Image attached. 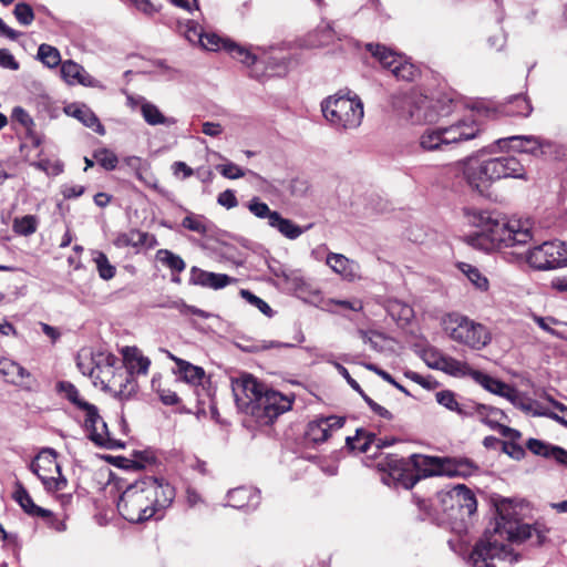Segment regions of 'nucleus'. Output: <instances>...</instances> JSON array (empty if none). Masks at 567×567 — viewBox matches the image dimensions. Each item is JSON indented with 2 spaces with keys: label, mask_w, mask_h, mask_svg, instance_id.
<instances>
[{
  "label": "nucleus",
  "mask_w": 567,
  "mask_h": 567,
  "mask_svg": "<svg viewBox=\"0 0 567 567\" xmlns=\"http://www.w3.org/2000/svg\"><path fill=\"white\" fill-rule=\"evenodd\" d=\"M496 516L493 532H485L475 544L468 557L474 567H492L491 560L501 557L506 551L505 540L540 545L545 539V532L535 525L520 523L516 506L511 499L503 498L495 504Z\"/></svg>",
  "instance_id": "nucleus-1"
},
{
  "label": "nucleus",
  "mask_w": 567,
  "mask_h": 567,
  "mask_svg": "<svg viewBox=\"0 0 567 567\" xmlns=\"http://www.w3.org/2000/svg\"><path fill=\"white\" fill-rule=\"evenodd\" d=\"M175 498L174 487L153 476L130 484L121 494L117 511L130 523L148 520L167 508Z\"/></svg>",
  "instance_id": "nucleus-2"
},
{
  "label": "nucleus",
  "mask_w": 567,
  "mask_h": 567,
  "mask_svg": "<svg viewBox=\"0 0 567 567\" xmlns=\"http://www.w3.org/2000/svg\"><path fill=\"white\" fill-rule=\"evenodd\" d=\"M233 393L239 411L259 425L271 424L291 409L292 401L278 391L267 389L256 378L246 374L233 382Z\"/></svg>",
  "instance_id": "nucleus-3"
},
{
  "label": "nucleus",
  "mask_w": 567,
  "mask_h": 567,
  "mask_svg": "<svg viewBox=\"0 0 567 567\" xmlns=\"http://www.w3.org/2000/svg\"><path fill=\"white\" fill-rule=\"evenodd\" d=\"M467 221L482 229L494 248L525 245L532 239L528 223L520 219H509L495 212L466 208Z\"/></svg>",
  "instance_id": "nucleus-4"
},
{
  "label": "nucleus",
  "mask_w": 567,
  "mask_h": 567,
  "mask_svg": "<svg viewBox=\"0 0 567 567\" xmlns=\"http://www.w3.org/2000/svg\"><path fill=\"white\" fill-rule=\"evenodd\" d=\"M437 499L444 513L443 522L447 523L458 534L465 532L477 509L474 493L464 484H458L449 491L440 492Z\"/></svg>",
  "instance_id": "nucleus-5"
},
{
  "label": "nucleus",
  "mask_w": 567,
  "mask_h": 567,
  "mask_svg": "<svg viewBox=\"0 0 567 567\" xmlns=\"http://www.w3.org/2000/svg\"><path fill=\"white\" fill-rule=\"evenodd\" d=\"M321 111L327 122L340 132L358 128L364 116L362 101L349 93L328 96L321 102Z\"/></svg>",
  "instance_id": "nucleus-6"
},
{
  "label": "nucleus",
  "mask_w": 567,
  "mask_h": 567,
  "mask_svg": "<svg viewBox=\"0 0 567 567\" xmlns=\"http://www.w3.org/2000/svg\"><path fill=\"white\" fill-rule=\"evenodd\" d=\"M442 326L453 341L474 350L485 348L492 340L487 327L458 312L444 316Z\"/></svg>",
  "instance_id": "nucleus-7"
},
{
  "label": "nucleus",
  "mask_w": 567,
  "mask_h": 567,
  "mask_svg": "<svg viewBox=\"0 0 567 567\" xmlns=\"http://www.w3.org/2000/svg\"><path fill=\"white\" fill-rule=\"evenodd\" d=\"M488 158L472 155L457 161L452 165V171L462 176L466 186L481 196H488L492 185L496 182Z\"/></svg>",
  "instance_id": "nucleus-8"
},
{
  "label": "nucleus",
  "mask_w": 567,
  "mask_h": 567,
  "mask_svg": "<svg viewBox=\"0 0 567 567\" xmlns=\"http://www.w3.org/2000/svg\"><path fill=\"white\" fill-rule=\"evenodd\" d=\"M413 466L423 471L424 476H462L472 475L477 466L468 458H450L437 456H411Z\"/></svg>",
  "instance_id": "nucleus-9"
},
{
  "label": "nucleus",
  "mask_w": 567,
  "mask_h": 567,
  "mask_svg": "<svg viewBox=\"0 0 567 567\" xmlns=\"http://www.w3.org/2000/svg\"><path fill=\"white\" fill-rule=\"evenodd\" d=\"M30 470L43 483L47 491H61L66 486V480L61 474L53 449H43L31 462Z\"/></svg>",
  "instance_id": "nucleus-10"
},
{
  "label": "nucleus",
  "mask_w": 567,
  "mask_h": 567,
  "mask_svg": "<svg viewBox=\"0 0 567 567\" xmlns=\"http://www.w3.org/2000/svg\"><path fill=\"white\" fill-rule=\"evenodd\" d=\"M528 264L538 270H549L567 265V246L559 240L545 241L529 250Z\"/></svg>",
  "instance_id": "nucleus-11"
},
{
  "label": "nucleus",
  "mask_w": 567,
  "mask_h": 567,
  "mask_svg": "<svg viewBox=\"0 0 567 567\" xmlns=\"http://www.w3.org/2000/svg\"><path fill=\"white\" fill-rule=\"evenodd\" d=\"M367 49L378 59L383 68L389 69L399 80L413 81L419 73L414 64L409 62L406 58L393 52L384 45L369 43Z\"/></svg>",
  "instance_id": "nucleus-12"
},
{
  "label": "nucleus",
  "mask_w": 567,
  "mask_h": 567,
  "mask_svg": "<svg viewBox=\"0 0 567 567\" xmlns=\"http://www.w3.org/2000/svg\"><path fill=\"white\" fill-rule=\"evenodd\" d=\"M437 403L443 405L450 411L457 412L461 415H478L483 422L492 424V421H487V417L493 416L502 419L505 416L504 412L497 408L488 406L475 402L458 403L455 394L450 390H443L435 394Z\"/></svg>",
  "instance_id": "nucleus-13"
},
{
  "label": "nucleus",
  "mask_w": 567,
  "mask_h": 567,
  "mask_svg": "<svg viewBox=\"0 0 567 567\" xmlns=\"http://www.w3.org/2000/svg\"><path fill=\"white\" fill-rule=\"evenodd\" d=\"M378 465L388 476L383 477L385 484H390L389 480L393 481L394 486H402L405 489L412 488L419 481V476L414 475L410 470V462L396 454H389L381 460Z\"/></svg>",
  "instance_id": "nucleus-14"
},
{
  "label": "nucleus",
  "mask_w": 567,
  "mask_h": 567,
  "mask_svg": "<svg viewBox=\"0 0 567 567\" xmlns=\"http://www.w3.org/2000/svg\"><path fill=\"white\" fill-rule=\"evenodd\" d=\"M441 127L449 146L474 140L482 131L481 124L473 114Z\"/></svg>",
  "instance_id": "nucleus-15"
},
{
  "label": "nucleus",
  "mask_w": 567,
  "mask_h": 567,
  "mask_svg": "<svg viewBox=\"0 0 567 567\" xmlns=\"http://www.w3.org/2000/svg\"><path fill=\"white\" fill-rule=\"evenodd\" d=\"M84 426L89 432V439L97 446L115 450L123 447L124 445L113 439L107 430L106 423L99 414L97 408L94 405V415L90 416V412L85 413Z\"/></svg>",
  "instance_id": "nucleus-16"
},
{
  "label": "nucleus",
  "mask_w": 567,
  "mask_h": 567,
  "mask_svg": "<svg viewBox=\"0 0 567 567\" xmlns=\"http://www.w3.org/2000/svg\"><path fill=\"white\" fill-rule=\"evenodd\" d=\"M104 373H111L107 382L101 380L103 390L112 392L118 400H130L137 392V382L130 373H125L123 368L115 371L106 369Z\"/></svg>",
  "instance_id": "nucleus-17"
},
{
  "label": "nucleus",
  "mask_w": 567,
  "mask_h": 567,
  "mask_svg": "<svg viewBox=\"0 0 567 567\" xmlns=\"http://www.w3.org/2000/svg\"><path fill=\"white\" fill-rule=\"evenodd\" d=\"M494 172L495 181L504 178L526 179V171L520 161L513 155H503L488 158Z\"/></svg>",
  "instance_id": "nucleus-18"
},
{
  "label": "nucleus",
  "mask_w": 567,
  "mask_h": 567,
  "mask_svg": "<svg viewBox=\"0 0 567 567\" xmlns=\"http://www.w3.org/2000/svg\"><path fill=\"white\" fill-rule=\"evenodd\" d=\"M344 421V417L338 415L317 419L308 424L307 437L313 443H323L333 431L343 426Z\"/></svg>",
  "instance_id": "nucleus-19"
},
{
  "label": "nucleus",
  "mask_w": 567,
  "mask_h": 567,
  "mask_svg": "<svg viewBox=\"0 0 567 567\" xmlns=\"http://www.w3.org/2000/svg\"><path fill=\"white\" fill-rule=\"evenodd\" d=\"M61 76L70 85L81 84L87 87L103 89L101 81L92 76L79 63L66 60L61 63Z\"/></svg>",
  "instance_id": "nucleus-20"
},
{
  "label": "nucleus",
  "mask_w": 567,
  "mask_h": 567,
  "mask_svg": "<svg viewBox=\"0 0 567 567\" xmlns=\"http://www.w3.org/2000/svg\"><path fill=\"white\" fill-rule=\"evenodd\" d=\"M472 379L486 391L505 398L516 404V401L518 400V392L509 384L478 370H474V372H472Z\"/></svg>",
  "instance_id": "nucleus-21"
},
{
  "label": "nucleus",
  "mask_w": 567,
  "mask_h": 567,
  "mask_svg": "<svg viewBox=\"0 0 567 567\" xmlns=\"http://www.w3.org/2000/svg\"><path fill=\"white\" fill-rule=\"evenodd\" d=\"M227 498L228 503L226 506L254 511L260 504V492L254 487L241 486L228 491Z\"/></svg>",
  "instance_id": "nucleus-22"
},
{
  "label": "nucleus",
  "mask_w": 567,
  "mask_h": 567,
  "mask_svg": "<svg viewBox=\"0 0 567 567\" xmlns=\"http://www.w3.org/2000/svg\"><path fill=\"white\" fill-rule=\"evenodd\" d=\"M394 440L389 439H380L377 437L375 434L367 432L364 430H357L354 436H348L346 439L347 446L351 450H358L360 453H367L371 450L372 446L377 449V451L390 446Z\"/></svg>",
  "instance_id": "nucleus-23"
},
{
  "label": "nucleus",
  "mask_w": 567,
  "mask_h": 567,
  "mask_svg": "<svg viewBox=\"0 0 567 567\" xmlns=\"http://www.w3.org/2000/svg\"><path fill=\"white\" fill-rule=\"evenodd\" d=\"M0 375L11 384L23 389H31V375L29 371L11 359H0Z\"/></svg>",
  "instance_id": "nucleus-24"
},
{
  "label": "nucleus",
  "mask_w": 567,
  "mask_h": 567,
  "mask_svg": "<svg viewBox=\"0 0 567 567\" xmlns=\"http://www.w3.org/2000/svg\"><path fill=\"white\" fill-rule=\"evenodd\" d=\"M497 145L503 147H511L514 151L520 153H527L532 155L543 154V142L532 135H514L505 138H499Z\"/></svg>",
  "instance_id": "nucleus-25"
},
{
  "label": "nucleus",
  "mask_w": 567,
  "mask_h": 567,
  "mask_svg": "<svg viewBox=\"0 0 567 567\" xmlns=\"http://www.w3.org/2000/svg\"><path fill=\"white\" fill-rule=\"evenodd\" d=\"M326 262L332 271L340 275L344 280L354 281L361 278L360 265L342 254H328Z\"/></svg>",
  "instance_id": "nucleus-26"
},
{
  "label": "nucleus",
  "mask_w": 567,
  "mask_h": 567,
  "mask_svg": "<svg viewBox=\"0 0 567 567\" xmlns=\"http://www.w3.org/2000/svg\"><path fill=\"white\" fill-rule=\"evenodd\" d=\"M123 363L125 373L134 374H147L151 360L144 357L141 350L136 347H125L122 349Z\"/></svg>",
  "instance_id": "nucleus-27"
},
{
  "label": "nucleus",
  "mask_w": 567,
  "mask_h": 567,
  "mask_svg": "<svg viewBox=\"0 0 567 567\" xmlns=\"http://www.w3.org/2000/svg\"><path fill=\"white\" fill-rule=\"evenodd\" d=\"M233 281L235 279L225 274L205 271L197 267L190 269V282L197 286L221 289Z\"/></svg>",
  "instance_id": "nucleus-28"
},
{
  "label": "nucleus",
  "mask_w": 567,
  "mask_h": 567,
  "mask_svg": "<svg viewBox=\"0 0 567 567\" xmlns=\"http://www.w3.org/2000/svg\"><path fill=\"white\" fill-rule=\"evenodd\" d=\"M56 391L64 399H66L70 403H72L76 409L84 412H90V416L94 415V404L89 403L84 399L81 398L79 390L76 386L69 381H59L56 383Z\"/></svg>",
  "instance_id": "nucleus-29"
},
{
  "label": "nucleus",
  "mask_w": 567,
  "mask_h": 567,
  "mask_svg": "<svg viewBox=\"0 0 567 567\" xmlns=\"http://www.w3.org/2000/svg\"><path fill=\"white\" fill-rule=\"evenodd\" d=\"M13 499L21 506V508L30 516H40L43 518L51 517L52 513L34 504L28 491L21 483L16 484L13 492Z\"/></svg>",
  "instance_id": "nucleus-30"
},
{
  "label": "nucleus",
  "mask_w": 567,
  "mask_h": 567,
  "mask_svg": "<svg viewBox=\"0 0 567 567\" xmlns=\"http://www.w3.org/2000/svg\"><path fill=\"white\" fill-rule=\"evenodd\" d=\"M136 103H140L142 116L148 125L172 126L176 123L174 117L165 116L155 104L146 101L144 97H138Z\"/></svg>",
  "instance_id": "nucleus-31"
},
{
  "label": "nucleus",
  "mask_w": 567,
  "mask_h": 567,
  "mask_svg": "<svg viewBox=\"0 0 567 567\" xmlns=\"http://www.w3.org/2000/svg\"><path fill=\"white\" fill-rule=\"evenodd\" d=\"M419 145L425 152L443 151L449 146L441 126L425 128L419 137Z\"/></svg>",
  "instance_id": "nucleus-32"
},
{
  "label": "nucleus",
  "mask_w": 567,
  "mask_h": 567,
  "mask_svg": "<svg viewBox=\"0 0 567 567\" xmlns=\"http://www.w3.org/2000/svg\"><path fill=\"white\" fill-rule=\"evenodd\" d=\"M434 369L441 370L452 377H471L474 369H472L466 362L456 360L452 357L445 355L440 358L439 361L434 362Z\"/></svg>",
  "instance_id": "nucleus-33"
},
{
  "label": "nucleus",
  "mask_w": 567,
  "mask_h": 567,
  "mask_svg": "<svg viewBox=\"0 0 567 567\" xmlns=\"http://www.w3.org/2000/svg\"><path fill=\"white\" fill-rule=\"evenodd\" d=\"M167 354L169 359L176 363L177 371L184 381L192 384H199L202 382L205 375V371L203 368L194 365L181 358H177L171 352H167Z\"/></svg>",
  "instance_id": "nucleus-34"
},
{
  "label": "nucleus",
  "mask_w": 567,
  "mask_h": 567,
  "mask_svg": "<svg viewBox=\"0 0 567 567\" xmlns=\"http://www.w3.org/2000/svg\"><path fill=\"white\" fill-rule=\"evenodd\" d=\"M410 116L416 122H434L439 117V113L434 110L432 100L426 96H420L414 101Z\"/></svg>",
  "instance_id": "nucleus-35"
},
{
  "label": "nucleus",
  "mask_w": 567,
  "mask_h": 567,
  "mask_svg": "<svg viewBox=\"0 0 567 567\" xmlns=\"http://www.w3.org/2000/svg\"><path fill=\"white\" fill-rule=\"evenodd\" d=\"M150 238V235L147 233L137 230V229H131L126 233L118 234L113 244L117 248H141L145 245H147V239Z\"/></svg>",
  "instance_id": "nucleus-36"
},
{
  "label": "nucleus",
  "mask_w": 567,
  "mask_h": 567,
  "mask_svg": "<svg viewBox=\"0 0 567 567\" xmlns=\"http://www.w3.org/2000/svg\"><path fill=\"white\" fill-rule=\"evenodd\" d=\"M324 309L333 315H344V311L360 312L363 310V302L359 298L349 300L342 299H327L323 301Z\"/></svg>",
  "instance_id": "nucleus-37"
},
{
  "label": "nucleus",
  "mask_w": 567,
  "mask_h": 567,
  "mask_svg": "<svg viewBox=\"0 0 567 567\" xmlns=\"http://www.w3.org/2000/svg\"><path fill=\"white\" fill-rule=\"evenodd\" d=\"M66 112L82 122L85 126L93 128L100 134H104V127L96 115L85 105H70Z\"/></svg>",
  "instance_id": "nucleus-38"
},
{
  "label": "nucleus",
  "mask_w": 567,
  "mask_h": 567,
  "mask_svg": "<svg viewBox=\"0 0 567 567\" xmlns=\"http://www.w3.org/2000/svg\"><path fill=\"white\" fill-rule=\"evenodd\" d=\"M270 227L278 230L284 237L295 240L299 238L303 233L305 228L295 224L292 220L285 218L278 213L272 217V221L270 223Z\"/></svg>",
  "instance_id": "nucleus-39"
},
{
  "label": "nucleus",
  "mask_w": 567,
  "mask_h": 567,
  "mask_svg": "<svg viewBox=\"0 0 567 567\" xmlns=\"http://www.w3.org/2000/svg\"><path fill=\"white\" fill-rule=\"evenodd\" d=\"M94 367L86 368L84 363L78 362V367L83 374H87L91 378L99 379V377L94 375L95 370H101L103 373L106 369H114L118 359L112 353H97L92 358Z\"/></svg>",
  "instance_id": "nucleus-40"
},
{
  "label": "nucleus",
  "mask_w": 567,
  "mask_h": 567,
  "mask_svg": "<svg viewBox=\"0 0 567 567\" xmlns=\"http://www.w3.org/2000/svg\"><path fill=\"white\" fill-rule=\"evenodd\" d=\"M344 34L334 28L332 22L323 21L321 22L315 31L312 40L313 45L323 47L329 45L334 40H340Z\"/></svg>",
  "instance_id": "nucleus-41"
},
{
  "label": "nucleus",
  "mask_w": 567,
  "mask_h": 567,
  "mask_svg": "<svg viewBox=\"0 0 567 567\" xmlns=\"http://www.w3.org/2000/svg\"><path fill=\"white\" fill-rule=\"evenodd\" d=\"M457 268L477 289L482 291L488 289V280L478 268L466 262H460Z\"/></svg>",
  "instance_id": "nucleus-42"
},
{
  "label": "nucleus",
  "mask_w": 567,
  "mask_h": 567,
  "mask_svg": "<svg viewBox=\"0 0 567 567\" xmlns=\"http://www.w3.org/2000/svg\"><path fill=\"white\" fill-rule=\"evenodd\" d=\"M182 226L193 233L205 236L209 233L212 223L203 215L190 213L183 219Z\"/></svg>",
  "instance_id": "nucleus-43"
},
{
  "label": "nucleus",
  "mask_w": 567,
  "mask_h": 567,
  "mask_svg": "<svg viewBox=\"0 0 567 567\" xmlns=\"http://www.w3.org/2000/svg\"><path fill=\"white\" fill-rule=\"evenodd\" d=\"M156 259L173 272L181 274L185 270L186 264L183 258L168 249H159L156 252Z\"/></svg>",
  "instance_id": "nucleus-44"
},
{
  "label": "nucleus",
  "mask_w": 567,
  "mask_h": 567,
  "mask_svg": "<svg viewBox=\"0 0 567 567\" xmlns=\"http://www.w3.org/2000/svg\"><path fill=\"white\" fill-rule=\"evenodd\" d=\"M39 226V218L34 215H24L13 219V231L20 236H30L34 234Z\"/></svg>",
  "instance_id": "nucleus-45"
},
{
  "label": "nucleus",
  "mask_w": 567,
  "mask_h": 567,
  "mask_svg": "<svg viewBox=\"0 0 567 567\" xmlns=\"http://www.w3.org/2000/svg\"><path fill=\"white\" fill-rule=\"evenodd\" d=\"M224 50L227 51L234 59L238 60L247 66L254 65L257 61V56L248 49L240 47L231 41L224 43Z\"/></svg>",
  "instance_id": "nucleus-46"
},
{
  "label": "nucleus",
  "mask_w": 567,
  "mask_h": 567,
  "mask_svg": "<svg viewBox=\"0 0 567 567\" xmlns=\"http://www.w3.org/2000/svg\"><path fill=\"white\" fill-rule=\"evenodd\" d=\"M38 59L48 68H55L61 62L60 51L50 44L42 43L38 49Z\"/></svg>",
  "instance_id": "nucleus-47"
},
{
  "label": "nucleus",
  "mask_w": 567,
  "mask_h": 567,
  "mask_svg": "<svg viewBox=\"0 0 567 567\" xmlns=\"http://www.w3.org/2000/svg\"><path fill=\"white\" fill-rule=\"evenodd\" d=\"M249 212L257 218L267 219L268 225L272 221V217L278 214L276 210H271L269 206L261 202L258 197H254L248 204Z\"/></svg>",
  "instance_id": "nucleus-48"
},
{
  "label": "nucleus",
  "mask_w": 567,
  "mask_h": 567,
  "mask_svg": "<svg viewBox=\"0 0 567 567\" xmlns=\"http://www.w3.org/2000/svg\"><path fill=\"white\" fill-rule=\"evenodd\" d=\"M94 262L96 264V268L99 275L104 280H110L115 276V267L110 264L106 255L101 251H96L94 256Z\"/></svg>",
  "instance_id": "nucleus-49"
},
{
  "label": "nucleus",
  "mask_w": 567,
  "mask_h": 567,
  "mask_svg": "<svg viewBox=\"0 0 567 567\" xmlns=\"http://www.w3.org/2000/svg\"><path fill=\"white\" fill-rule=\"evenodd\" d=\"M13 16L17 21L24 27L32 24L34 21V12L32 7L25 2H19L13 9Z\"/></svg>",
  "instance_id": "nucleus-50"
},
{
  "label": "nucleus",
  "mask_w": 567,
  "mask_h": 567,
  "mask_svg": "<svg viewBox=\"0 0 567 567\" xmlns=\"http://www.w3.org/2000/svg\"><path fill=\"white\" fill-rule=\"evenodd\" d=\"M93 157L106 171H113L118 162L115 153L107 148L95 151Z\"/></svg>",
  "instance_id": "nucleus-51"
},
{
  "label": "nucleus",
  "mask_w": 567,
  "mask_h": 567,
  "mask_svg": "<svg viewBox=\"0 0 567 567\" xmlns=\"http://www.w3.org/2000/svg\"><path fill=\"white\" fill-rule=\"evenodd\" d=\"M509 103L514 106L509 110L513 115L528 116L533 111L530 102L525 95H515Z\"/></svg>",
  "instance_id": "nucleus-52"
},
{
  "label": "nucleus",
  "mask_w": 567,
  "mask_h": 567,
  "mask_svg": "<svg viewBox=\"0 0 567 567\" xmlns=\"http://www.w3.org/2000/svg\"><path fill=\"white\" fill-rule=\"evenodd\" d=\"M388 312L393 317L402 320H409L412 317V308L408 305L401 303L400 301H390L388 305Z\"/></svg>",
  "instance_id": "nucleus-53"
},
{
  "label": "nucleus",
  "mask_w": 567,
  "mask_h": 567,
  "mask_svg": "<svg viewBox=\"0 0 567 567\" xmlns=\"http://www.w3.org/2000/svg\"><path fill=\"white\" fill-rule=\"evenodd\" d=\"M526 447L535 455L549 458L551 453L550 449H553L554 445L537 439H529L526 442Z\"/></svg>",
  "instance_id": "nucleus-54"
},
{
  "label": "nucleus",
  "mask_w": 567,
  "mask_h": 567,
  "mask_svg": "<svg viewBox=\"0 0 567 567\" xmlns=\"http://www.w3.org/2000/svg\"><path fill=\"white\" fill-rule=\"evenodd\" d=\"M240 296L245 300H247L250 305L258 308L261 313H264L268 317H271L272 310H271L270 306L266 301H264L261 298L255 296L252 292H250L249 290H246V289L240 290Z\"/></svg>",
  "instance_id": "nucleus-55"
},
{
  "label": "nucleus",
  "mask_w": 567,
  "mask_h": 567,
  "mask_svg": "<svg viewBox=\"0 0 567 567\" xmlns=\"http://www.w3.org/2000/svg\"><path fill=\"white\" fill-rule=\"evenodd\" d=\"M553 406L559 412H554V411H548V410H544V411H540L538 412L539 415H545L549 419H553L555 420L556 422L560 423L561 425H564L565 427H567V406H565L564 404L557 402V401H553Z\"/></svg>",
  "instance_id": "nucleus-56"
},
{
  "label": "nucleus",
  "mask_w": 567,
  "mask_h": 567,
  "mask_svg": "<svg viewBox=\"0 0 567 567\" xmlns=\"http://www.w3.org/2000/svg\"><path fill=\"white\" fill-rule=\"evenodd\" d=\"M229 42L228 40H223L215 33H204L203 40L200 41V45L210 51H217L224 49V43Z\"/></svg>",
  "instance_id": "nucleus-57"
},
{
  "label": "nucleus",
  "mask_w": 567,
  "mask_h": 567,
  "mask_svg": "<svg viewBox=\"0 0 567 567\" xmlns=\"http://www.w3.org/2000/svg\"><path fill=\"white\" fill-rule=\"evenodd\" d=\"M217 169L225 178H228V179H237V178H241L246 175V172L241 167H239L238 165H236L234 163L218 165Z\"/></svg>",
  "instance_id": "nucleus-58"
},
{
  "label": "nucleus",
  "mask_w": 567,
  "mask_h": 567,
  "mask_svg": "<svg viewBox=\"0 0 567 567\" xmlns=\"http://www.w3.org/2000/svg\"><path fill=\"white\" fill-rule=\"evenodd\" d=\"M358 333L364 343L370 344L371 349L377 351L381 350L382 347L380 341L384 340V337L381 333L365 330H359Z\"/></svg>",
  "instance_id": "nucleus-59"
},
{
  "label": "nucleus",
  "mask_w": 567,
  "mask_h": 567,
  "mask_svg": "<svg viewBox=\"0 0 567 567\" xmlns=\"http://www.w3.org/2000/svg\"><path fill=\"white\" fill-rule=\"evenodd\" d=\"M12 118L24 126L27 130H31L34 126V122L29 113L21 106H16L12 110Z\"/></svg>",
  "instance_id": "nucleus-60"
},
{
  "label": "nucleus",
  "mask_w": 567,
  "mask_h": 567,
  "mask_svg": "<svg viewBox=\"0 0 567 567\" xmlns=\"http://www.w3.org/2000/svg\"><path fill=\"white\" fill-rule=\"evenodd\" d=\"M369 370L375 372L379 377H381L384 381H386L388 383L392 384L393 386H395L399 391L405 393L406 395L409 394L408 390L401 385L400 383H398L390 373H388L386 371L378 368L377 365L374 364H367L365 365Z\"/></svg>",
  "instance_id": "nucleus-61"
},
{
  "label": "nucleus",
  "mask_w": 567,
  "mask_h": 567,
  "mask_svg": "<svg viewBox=\"0 0 567 567\" xmlns=\"http://www.w3.org/2000/svg\"><path fill=\"white\" fill-rule=\"evenodd\" d=\"M0 66L16 71L20 65L9 50L0 49Z\"/></svg>",
  "instance_id": "nucleus-62"
},
{
  "label": "nucleus",
  "mask_w": 567,
  "mask_h": 567,
  "mask_svg": "<svg viewBox=\"0 0 567 567\" xmlns=\"http://www.w3.org/2000/svg\"><path fill=\"white\" fill-rule=\"evenodd\" d=\"M203 34H204V32H203L202 28L199 25H197L196 23H194L193 21H190L187 24L185 35L189 42L200 43V41L203 40Z\"/></svg>",
  "instance_id": "nucleus-63"
},
{
  "label": "nucleus",
  "mask_w": 567,
  "mask_h": 567,
  "mask_svg": "<svg viewBox=\"0 0 567 567\" xmlns=\"http://www.w3.org/2000/svg\"><path fill=\"white\" fill-rule=\"evenodd\" d=\"M217 202L219 205L230 209L238 205V200L233 190L227 189L218 195Z\"/></svg>",
  "instance_id": "nucleus-64"
}]
</instances>
